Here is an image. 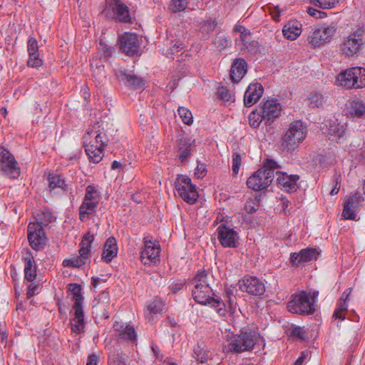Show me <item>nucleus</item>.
Instances as JSON below:
<instances>
[{
	"label": "nucleus",
	"mask_w": 365,
	"mask_h": 365,
	"mask_svg": "<svg viewBox=\"0 0 365 365\" xmlns=\"http://www.w3.org/2000/svg\"><path fill=\"white\" fill-rule=\"evenodd\" d=\"M207 274L205 270L199 271L192 279L194 288L192 290V296L194 300L202 305H210L215 308L217 313L225 317L226 309L225 303L220 298H215L212 290L207 280Z\"/></svg>",
	"instance_id": "1"
},
{
	"label": "nucleus",
	"mask_w": 365,
	"mask_h": 365,
	"mask_svg": "<svg viewBox=\"0 0 365 365\" xmlns=\"http://www.w3.org/2000/svg\"><path fill=\"white\" fill-rule=\"evenodd\" d=\"M96 124L83 135V146L89 158L95 163H99L103 157L104 148L107 145L108 138Z\"/></svg>",
	"instance_id": "2"
},
{
	"label": "nucleus",
	"mask_w": 365,
	"mask_h": 365,
	"mask_svg": "<svg viewBox=\"0 0 365 365\" xmlns=\"http://www.w3.org/2000/svg\"><path fill=\"white\" fill-rule=\"evenodd\" d=\"M365 46V30L359 27L343 36L339 44V51L346 58L358 57Z\"/></svg>",
	"instance_id": "3"
},
{
	"label": "nucleus",
	"mask_w": 365,
	"mask_h": 365,
	"mask_svg": "<svg viewBox=\"0 0 365 365\" xmlns=\"http://www.w3.org/2000/svg\"><path fill=\"white\" fill-rule=\"evenodd\" d=\"M259 342L264 343V340L258 331L249 327H245L241 329L238 335L231 339L229 349L232 351L240 353L252 350L254 346Z\"/></svg>",
	"instance_id": "4"
},
{
	"label": "nucleus",
	"mask_w": 365,
	"mask_h": 365,
	"mask_svg": "<svg viewBox=\"0 0 365 365\" xmlns=\"http://www.w3.org/2000/svg\"><path fill=\"white\" fill-rule=\"evenodd\" d=\"M307 135V127L300 120L290 123L282 138V146L287 152L294 151L306 138Z\"/></svg>",
	"instance_id": "5"
},
{
	"label": "nucleus",
	"mask_w": 365,
	"mask_h": 365,
	"mask_svg": "<svg viewBox=\"0 0 365 365\" xmlns=\"http://www.w3.org/2000/svg\"><path fill=\"white\" fill-rule=\"evenodd\" d=\"M275 166V162L268 161L263 168L257 170L247 179L248 187L255 191L267 189L274 180Z\"/></svg>",
	"instance_id": "6"
},
{
	"label": "nucleus",
	"mask_w": 365,
	"mask_h": 365,
	"mask_svg": "<svg viewBox=\"0 0 365 365\" xmlns=\"http://www.w3.org/2000/svg\"><path fill=\"white\" fill-rule=\"evenodd\" d=\"M337 31L336 24L332 23L312 29L307 36V44L312 48H315L330 42Z\"/></svg>",
	"instance_id": "7"
},
{
	"label": "nucleus",
	"mask_w": 365,
	"mask_h": 365,
	"mask_svg": "<svg viewBox=\"0 0 365 365\" xmlns=\"http://www.w3.org/2000/svg\"><path fill=\"white\" fill-rule=\"evenodd\" d=\"M94 240V235L89 232L82 238L78 250L79 255L74 256L63 261V266L65 267L79 268L86 263L91 257V246Z\"/></svg>",
	"instance_id": "8"
},
{
	"label": "nucleus",
	"mask_w": 365,
	"mask_h": 365,
	"mask_svg": "<svg viewBox=\"0 0 365 365\" xmlns=\"http://www.w3.org/2000/svg\"><path fill=\"white\" fill-rule=\"evenodd\" d=\"M287 309L292 313L309 315L314 312L315 305L311 302L309 294L302 291L292 296L287 304Z\"/></svg>",
	"instance_id": "9"
},
{
	"label": "nucleus",
	"mask_w": 365,
	"mask_h": 365,
	"mask_svg": "<svg viewBox=\"0 0 365 365\" xmlns=\"http://www.w3.org/2000/svg\"><path fill=\"white\" fill-rule=\"evenodd\" d=\"M175 188L179 196L186 202L192 205L197 198L196 186L191 182L190 178L185 175H178L175 181Z\"/></svg>",
	"instance_id": "10"
},
{
	"label": "nucleus",
	"mask_w": 365,
	"mask_h": 365,
	"mask_svg": "<svg viewBox=\"0 0 365 365\" xmlns=\"http://www.w3.org/2000/svg\"><path fill=\"white\" fill-rule=\"evenodd\" d=\"M0 171L10 179L18 178L21 173L14 155L4 147H0Z\"/></svg>",
	"instance_id": "11"
},
{
	"label": "nucleus",
	"mask_w": 365,
	"mask_h": 365,
	"mask_svg": "<svg viewBox=\"0 0 365 365\" xmlns=\"http://www.w3.org/2000/svg\"><path fill=\"white\" fill-rule=\"evenodd\" d=\"M27 236L31 247L38 251L43 249L46 244V236L41 224L31 222L27 227Z\"/></svg>",
	"instance_id": "12"
},
{
	"label": "nucleus",
	"mask_w": 365,
	"mask_h": 365,
	"mask_svg": "<svg viewBox=\"0 0 365 365\" xmlns=\"http://www.w3.org/2000/svg\"><path fill=\"white\" fill-rule=\"evenodd\" d=\"M238 285L242 292L253 296H262L266 290L265 284L262 280L250 275L245 276L239 281Z\"/></svg>",
	"instance_id": "13"
},
{
	"label": "nucleus",
	"mask_w": 365,
	"mask_h": 365,
	"mask_svg": "<svg viewBox=\"0 0 365 365\" xmlns=\"http://www.w3.org/2000/svg\"><path fill=\"white\" fill-rule=\"evenodd\" d=\"M118 45L121 52L133 56L139 51L140 41L137 34L125 32L118 37Z\"/></svg>",
	"instance_id": "14"
},
{
	"label": "nucleus",
	"mask_w": 365,
	"mask_h": 365,
	"mask_svg": "<svg viewBox=\"0 0 365 365\" xmlns=\"http://www.w3.org/2000/svg\"><path fill=\"white\" fill-rule=\"evenodd\" d=\"M217 239L224 247H236L239 239L238 233L232 228L221 223L217 229Z\"/></svg>",
	"instance_id": "15"
},
{
	"label": "nucleus",
	"mask_w": 365,
	"mask_h": 365,
	"mask_svg": "<svg viewBox=\"0 0 365 365\" xmlns=\"http://www.w3.org/2000/svg\"><path fill=\"white\" fill-rule=\"evenodd\" d=\"M160 247L158 242L144 239V247L140 253L141 262L144 264H150L159 261Z\"/></svg>",
	"instance_id": "16"
},
{
	"label": "nucleus",
	"mask_w": 365,
	"mask_h": 365,
	"mask_svg": "<svg viewBox=\"0 0 365 365\" xmlns=\"http://www.w3.org/2000/svg\"><path fill=\"white\" fill-rule=\"evenodd\" d=\"M282 107L276 100L266 101L262 106V113L264 118L265 124L269 125L275 118L281 114Z\"/></svg>",
	"instance_id": "17"
},
{
	"label": "nucleus",
	"mask_w": 365,
	"mask_h": 365,
	"mask_svg": "<svg viewBox=\"0 0 365 365\" xmlns=\"http://www.w3.org/2000/svg\"><path fill=\"white\" fill-rule=\"evenodd\" d=\"M319 252L315 248L302 249L299 252L290 255V262L292 265L299 266L302 263L308 262L317 259Z\"/></svg>",
	"instance_id": "18"
},
{
	"label": "nucleus",
	"mask_w": 365,
	"mask_h": 365,
	"mask_svg": "<svg viewBox=\"0 0 365 365\" xmlns=\"http://www.w3.org/2000/svg\"><path fill=\"white\" fill-rule=\"evenodd\" d=\"M263 92L264 88L260 83H250L245 93V106L246 107H250L255 104L262 97Z\"/></svg>",
	"instance_id": "19"
},
{
	"label": "nucleus",
	"mask_w": 365,
	"mask_h": 365,
	"mask_svg": "<svg viewBox=\"0 0 365 365\" xmlns=\"http://www.w3.org/2000/svg\"><path fill=\"white\" fill-rule=\"evenodd\" d=\"M109 6L111 7L116 19L119 21L129 23L131 18L128 6L121 0H110Z\"/></svg>",
	"instance_id": "20"
},
{
	"label": "nucleus",
	"mask_w": 365,
	"mask_h": 365,
	"mask_svg": "<svg viewBox=\"0 0 365 365\" xmlns=\"http://www.w3.org/2000/svg\"><path fill=\"white\" fill-rule=\"evenodd\" d=\"M299 180V176L297 175H288L286 173L279 174L277 178V185L279 187L286 192H292L295 191L297 186V182Z\"/></svg>",
	"instance_id": "21"
},
{
	"label": "nucleus",
	"mask_w": 365,
	"mask_h": 365,
	"mask_svg": "<svg viewBox=\"0 0 365 365\" xmlns=\"http://www.w3.org/2000/svg\"><path fill=\"white\" fill-rule=\"evenodd\" d=\"M118 246L114 237H110L107 239L104 245L103 250L101 254V259L105 262L108 263L117 256Z\"/></svg>",
	"instance_id": "22"
},
{
	"label": "nucleus",
	"mask_w": 365,
	"mask_h": 365,
	"mask_svg": "<svg viewBox=\"0 0 365 365\" xmlns=\"http://www.w3.org/2000/svg\"><path fill=\"white\" fill-rule=\"evenodd\" d=\"M327 126H328L327 135L329 136V139L341 142L346 138V129L341 123L332 121L329 123Z\"/></svg>",
	"instance_id": "23"
},
{
	"label": "nucleus",
	"mask_w": 365,
	"mask_h": 365,
	"mask_svg": "<svg viewBox=\"0 0 365 365\" xmlns=\"http://www.w3.org/2000/svg\"><path fill=\"white\" fill-rule=\"evenodd\" d=\"M247 73V63L242 58H237L232 65L230 78L233 82H239Z\"/></svg>",
	"instance_id": "24"
},
{
	"label": "nucleus",
	"mask_w": 365,
	"mask_h": 365,
	"mask_svg": "<svg viewBox=\"0 0 365 365\" xmlns=\"http://www.w3.org/2000/svg\"><path fill=\"white\" fill-rule=\"evenodd\" d=\"M351 71V68L341 71L336 77L337 85L347 89H354V77H352Z\"/></svg>",
	"instance_id": "25"
},
{
	"label": "nucleus",
	"mask_w": 365,
	"mask_h": 365,
	"mask_svg": "<svg viewBox=\"0 0 365 365\" xmlns=\"http://www.w3.org/2000/svg\"><path fill=\"white\" fill-rule=\"evenodd\" d=\"M282 33L286 38L295 40L302 33L300 24L297 21H289L284 26Z\"/></svg>",
	"instance_id": "26"
},
{
	"label": "nucleus",
	"mask_w": 365,
	"mask_h": 365,
	"mask_svg": "<svg viewBox=\"0 0 365 365\" xmlns=\"http://www.w3.org/2000/svg\"><path fill=\"white\" fill-rule=\"evenodd\" d=\"M194 140H191L187 138H182L180 140L179 151L180 158L182 161L185 160L193 152L194 150Z\"/></svg>",
	"instance_id": "27"
},
{
	"label": "nucleus",
	"mask_w": 365,
	"mask_h": 365,
	"mask_svg": "<svg viewBox=\"0 0 365 365\" xmlns=\"http://www.w3.org/2000/svg\"><path fill=\"white\" fill-rule=\"evenodd\" d=\"M98 204L96 202L86 200L83 198V202L79 207V219L81 221H84L86 217L88 215L96 212Z\"/></svg>",
	"instance_id": "28"
},
{
	"label": "nucleus",
	"mask_w": 365,
	"mask_h": 365,
	"mask_svg": "<svg viewBox=\"0 0 365 365\" xmlns=\"http://www.w3.org/2000/svg\"><path fill=\"white\" fill-rule=\"evenodd\" d=\"M164 302L160 297H155L153 301L147 306L146 317L153 318L154 315L161 313L164 309Z\"/></svg>",
	"instance_id": "29"
},
{
	"label": "nucleus",
	"mask_w": 365,
	"mask_h": 365,
	"mask_svg": "<svg viewBox=\"0 0 365 365\" xmlns=\"http://www.w3.org/2000/svg\"><path fill=\"white\" fill-rule=\"evenodd\" d=\"M351 75L354 77V89L365 87V68L355 66L351 67Z\"/></svg>",
	"instance_id": "30"
},
{
	"label": "nucleus",
	"mask_w": 365,
	"mask_h": 365,
	"mask_svg": "<svg viewBox=\"0 0 365 365\" xmlns=\"http://www.w3.org/2000/svg\"><path fill=\"white\" fill-rule=\"evenodd\" d=\"M348 111L351 116L360 118L365 114V104L361 101H353L350 103Z\"/></svg>",
	"instance_id": "31"
},
{
	"label": "nucleus",
	"mask_w": 365,
	"mask_h": 365,
	"mask_svg": "<svg viewBox=\"0 0 365 365\" xmlns=\"http://www.w3.org/2000/svg\"><path fill=\"white\" fill-rule=\"evenodd\" d=\"M48 181L51 190L57 187L61 188L64 192L69 190V185L66 184L65 180L58 175H49Z\"/></svg>",
	"instance_id": "32"
},
{
	"label": "nucleus",
	"mask_w": 365,
	"mask_h": 365,
	"mask_svg": "<svg viewBox=\"0 0 365 365\" xmlns=\"http://www.w3.org/2000/svg\"><path fill=\"white\" fill-rule=\"evenodd\" d=\"M68 292H69L72 296V299L74 302V304H76V307L78 304H83V297L81 294V285L78 284H70L68 285Z\"/></svg>",
	"instance_id": "33"
},
{
	"label": "nucleus",
	"mask_w": 365,
	"mask_h": 365,
	"mask_svg": "<svg viewBox=\"0 0 365 365\" xmlns=\"http://www.w3.org/2000/svg\"><path fill=\"white\" fill-rule=\"evenodd\" d=\"M120 79L121 81H125L128 86L134 89L139 88L143 86V81L135 76L124 73L120 76Z\"/></svg>",
	"instance_id": "34"
},
{
	"label": "nucleus",
	"mask_w": 365,
	"mask_h": 365,
	"mask_svg": "<svg viewBox=\"0 0 365 365\" xmlns=\"http://www.w3.org/2000/svg\"><path fill=\"white\" fill-rule=\"evenodd\" d=\"M86 200H91L99 204L101 198V192L93 185H89L86 188V193L84 197Z\"/></svg>",
	"instance_id": "35"
},
{
	"label": "nucleus",
	"mask_w": 365,
	"mask_h": 365,
	"mask_svg": "<svg viewBox=\"0 0 365 365\" xmlns=\"http://www.w3.org/2000/svg\"><path fill=\"white\" fill-rule=\"evenodd\" d=\"M127 356L119 351H113L109 356V365H126Z\"/></svg>",
	"instance_id": "36"
},
{
	"label": "nucleus",
	"mask_w": 365,
	"mask_h": 365,
	"mask_svg": "<svg viewBox=\"0 0 365 365\" xmlns=\"http://www.w3.org/2000/svg\"><path fill=\"white\" fill-rule=\"evenodd\" d=\"M24 274L25 278L29 281L33 282L36 277V267L35 261H29L24 264Z\"/></svg>",
	"instance_id": "37"
},
{
	"label": "nucleus",
	"mask_w": 365,
	"mask_h": 365,
	"mask_svg": "<svg viewBox=\"0 0 365 365\" xmlns=\"http://www.w3.org/2000/svg\"><path fill=\"white\" fill-rule=\"evenodd\" d=\"M324 96L319 92H312L308 97L309 106L312 108H319L323 103Z\"/></svg>",
	"instance_id": "38"
},
{
	"label": "nucleus",
	"mask_w": 365,
	"mask_h": 365,
	"mask_svg": "<svg viewBox=\"0 0 365 365\" xmlns=\"http://www.w3.org/2000/svg\"><path fill=\"white\" fill-rule=\"evenodd\" d=\"M312 5L322 9H332L339 4V0H309Z\"/></svg>",
	"instance_id": "39"
},
{
	"label": "nucleus",
	"mask_w": 365,
	"mask_h": 365,
	"mask_svg": "<svg viewBox=\"0 0 365 365\" xmlns=\"http://www.w3.org/2000/svg\"><path fill=\"white\" fill-rule=\"evenodd\" d=\"M249 124L253 128H257L259 126L262 121L264 118L262 112L257 110L252 111L248 116Z\"/></svg>",
	"instance_id": "40"
},
{
	"label": "nucleus",
	"mask_w": 365,
	"mask_h": 365,
	"mask_svg": "<svg viewBox=\"0 0 365 365\" xmlns=\"http://www.w3.org/2000/svg\"><path fill=\"white\" fill-rule=\"evenodd\" d=\"M210 355L211 354L210 352L204 350L203 349H201L200 346H197L194 349V357L197 361L202 364L206 363L209 360H211V359H210Z\"/></svg>",
	"instance_id": "41"
},
{
	"label": "nucleus",
	"mask_w": 365,
	"mask_h": 365,
	"mask_svg": "<svg viewBox=\"0 0 365 365\" xmlns=\"http://www.w3.org/2000/svg\"><path fill=\"white\" fill-rule=\"evenodd\" d=\"M178 114L182 122L187 125H191L193 123V117L191 111L185 107H179Z\"/></svg>",
	"instance_id": "42"
},
{
	"label": "nucleus",
	"mask_w": 365,
	"mask_h": 365,
	"mask_svg": "<svg viewBox=\"0 0 365 365\" xmlns=\"http://www.w3.org/2000/svg\"><path fill=\"white\" fill-rule=\"evenodd\" d=\"M363 200L364 197L359 193L356 192L355 194L350 195L344 203L346 204L347 206H349L356 210L360 205L361 202Z\"/></svg>",
	"instance_id": "43"
},
{
	"label": "nucleus",
	"mask_w": 365,
	"mask_h": 365,
	"mask_svg": "<svg viewBox=\"0 0 365 365\" xmlns=\"http://www.w3.org/2000/svg\"><path fill=\"white\" fill-rule=\"evenodd\" d=\"M188 4L187 0H172L170 5L171 11L176 13L185 10Z\"/></svg>",
	"instance_id": "44"
},
{
	"label": "nucleus",
	"mask_w": 365,
	"mask_h": 365,
	"mask_svg": "<svg viewBox=\"0 0 365 365\" xmlns=\"http://www.w3.org/2000/svg\"><path fill=\"white\" fill-rule=\"evenodd\" d=\"M120 335L123 338L127 339L131 341H134L136 339V334L135 329L129 325H127L124 329L120 331Z\"/></svg>",
	"instance_id": "45"
},
{
	"label": "nucleus",
	"mask_w": 365,
	"mask_h": 365,
	"mask_svg": "<svg viewBox=\"0 0 365 365\" xmlns=\"http://www.w3.org/2000/svg\"><path fill=\"white\" fill-rule=\"evenodd\" d=\"M43 64L42 59L39 57V53L29 54V59L27 61V65L29 67L38 68L41 66Z\"/></svg>",
	"instance_id": "46"
},
{
	"label": "nucleus",
	"mask_w": 365,
	"mask_h": 365,
	"mask_svg": "<svg viewBox=\"0 0 365 365\" xmlns=\"http://www.w3.org/2000/svg\"><path fill=\"white\" fill-rule=\"evenodd\" d=\"M259 206V202L256 199L249 198L245 202V210L248 214H252L258 210Z\"/></svg>",
	"instance_id": "47"
},
{
	"label": "nucleus",
	"mask_w": 365,
	"mask_h": 365,
	"mask_svg": "<svg viewBox=\"0 0 365 365\" xmlns=\"http://www.w3.org/2000/svg\"><path fill=\"white\" fill-rule=\"evenodd\" d=\"M98 51L101 54V57L107 60L112 55L111 48L103 41H101L98 45Z\"/></svg>",
	"instance_id": "48"
},
{
	"label": "nucleus",
	"mask_w": 365,
	"mask_h": 365,
	"mask_svg": "<svg viewBox=\"0 0 365 365\" xmlns=\"http://www.w3.org/2000/svg\"><path fill=\"white\" fill-rule=\"evenodd\" d=\"M257 48V42L251 41V36L245 41H242L241 50H247L249 52H255Z\"/></svg>",
	"instance_id": "49"
},
{
	"label": "nucleus",
	"mask_w": 365,
	"mask_h": 365,
	"mask_svg": "<svg viewBox=\"0 0 365 365\" xmlns=\"http://www.w3.org/2000/svg\"><path fill=\"white\" fill-rule=\"evenodd\" d=\"M217 96L220 99L224 101H229L231 100L232 98L231 93L225 86H221L217 88Z\"/></svg>",
	"instance_id": "50"
},
{
	"label": "nucleus",
	"mask_w": 365,
	"mask_h": 365,
	"mask_svg": "<svg viewBox=\"0 0 365 365\" xmlns=\"http://www.w3.org/2000/svg\"><path fill=\"white\" fill-rule=\"evenodd\" d=\"M27 51L29 54H35L38 53V45L36 39L34 37H29L27 42Z\"/></svg>",
	"instance_id": "51"
},
{
	"label": "nucleus",
	"mask_w": 365,
	"mask_h": 365,
	"mask_svg": "<svg viewBox=\"0 0 365 365\" xmlns=\"http://www.w3.org/2000/svg\"><path fill=\"white\" fill-rule=\"evenodd\" d=\"M234 31L240 34V41H245L251 36L250 31L247 29L245 26L241 25H236L234 28Z\"/></svg>",
	"instance_id": "52"
},
{
	"label": "nucleus",
	"mask_w": 365,
	"mask_h": 365,
	"mask_svg": "<svg viewBox=\"0 0 365 365\" xmlns=\"http://www.w3.org/2000/svg\"><path fill=\"white\" fill-rule=\"evenodd\" d=\"M342 216L346 220H354L356 216V210L344 203Z\"/></svg>",
	"instance_id": "53"
},
{
	"label": "nucleus",
	"mask_w": 365,
	"mask_h": 365,
	"mask_svg": "<svg viewBox=\"0 0 365 365\" xmlns=\"http://www.w3.org/2000/svg\"><path fill=\"white\" fill-rule=\"evenodd\" d=\"M73 310L74 312V318L73 319V321H85L83 304H78L77 307L76 304H73Z\"/></svg>",
	"instance_id": "54"
},
{
	"label": "nucleus",
	"mask_w": 365,
	"mask_h": 365,
	"mask_svg": "<svg viewBox=\"0 0 365 365\" xmlns=\"http://www.w3.org/2000/svg\"><path fill=\"white\" fill-rule=\"evenodd\" d=\"M71 330L73 333L77 334L84 332L85 321H73L71 323Z\"/></svg>",
	"instance_id": "55"
},
{
	"label": "nucleus",
	"mask_w": 365,
	"mask_h": 365,
	"mask_svg": "<svg viewBox=\"0 0 365 365\" xmlns=\"http://www.w3.org/2000/svg\"><path fill=\"white\" fill-rule=\"evenodd\" d=\"M241 165V156L240 154L238 153H234L233 155H232V171L235 174V175H237L238 172H239V170H240V167Z\"/></svg>",
	"instance_id": "56"
},
{
	"label": "nucleus",
	"mask_w": 365,
	"mask_h": 365,
	"mask_svg": "<svg viewBox=\"0 0 365 365\" xmlns=\"http://www.w3.org/2000/svg\"><path fill=\"white\" fill-rule=\"evenodd\" d=\"M216 26L217 23L211 19H209L204 21V24L201 26V29L205 32H210L213 31Z\"/></svg>",
	"instance_id": "57"
},
{
	"label": "nucleus",
	"mask_w": 365,
	"mask_h": 365,
	"mask_svg": "<svg viewBox=\"0 0 365 365\" xmlns=\"http://www.w3.org/2000/svg\"><path fill=\"white\" fill-rule=\"evenodd\" d=\"M307 11L311 16L316 19H323L327 16V13L320 11L312 7H308Z\"/></svg>",
	"instance_id": "58"
},
{
	"label": "nucleus",
	"mask_w": 365,
	"mask_h": 365,
	"mask_svg": "<svg viewBox=\"0 0 365 365\" xmlns=\"http://www.w3.org/2000/svg\"><path fill=\"white\" fill-rule=\"evenodd\" d=\"M334 180L335 185L330 191V195H336L339 191L340 187H339V184L341 182L340 175L335 174L334 175Z\"/></svg>",
	"instance_id": "59"
},
{
	"label": "nucleus",
	"mask_w": 365,
	"mask_h": 365,
	"mask_svg": "<svg viewBox=\"0 0 365 365\" xmlns=\"http://www.w3.org/2000/svg\"><path fill=\"white\" fill-rule=\"evenodd\" d=\"M206 168L204 164H198L196 168L195 175L198 178H202L206 175Z\"/></svg>",
	"instance_id": "60"
},
{
	"label": "nucleus",
	"mask_w": 365,
	"mask_h": 365,
	"mask_svg": "<svg viewBox=\"0 0 365 365\" xmlns=\"http://www.w3.org/2000/svg\"><path fill=\"white\" fill-rule=\"evenodd\" d=\"M184 285V282L182 280H178L172 283L170 287L173 293H177L178 291L182 289Z\"/></svg>",
	"instance_id": "61"
},
{
	"label": "nucleus",
	"mask_w": 365,
	"mask_h": 365,
	"mask_svg": "<svg viewBox=\"0 0 365 365\" xmlns=\"http://www.w3.org/2000/svg\"><path fill=\"white\" fill-rule=\"evenodd\" d=\"M22 259L24 262V264L29 262V260L32 262L34 261L32 253L29 249H24L22 250Z\"/></svg>",
	"instance_id": "62"
},
{
	"label": "nucleus",
	"mask_w": 365,
	"mask_h": 365,
	"mask_svg": "<svg viewBox=\"0 0 365 365\" xmlns=\"http://www.w3.org/2000/svg\"><path fill=\"white\" fill-rule=\"evenodd\" d=\"M347 303L346 302L338 301L336 308L334 312V316L338 315L339 312L347 311Z\"/></svg>",
	"instance_id": "63"
},
{
	"label": "nucleus",
	"mask_w": 365,
	"mask_h": 365,
	"mask_svg": "<svg viewBox=\"0 0 365 365\" xmlns=\"http://www.w3.org/2000/svg\"><path fill=\"white\" fill-rule=\"evenodd\" d=\"M98 356L95 354H92L88 356L86 365H98Z\"/></svg>",
	"instance_id": "64"
}]
</instances>
